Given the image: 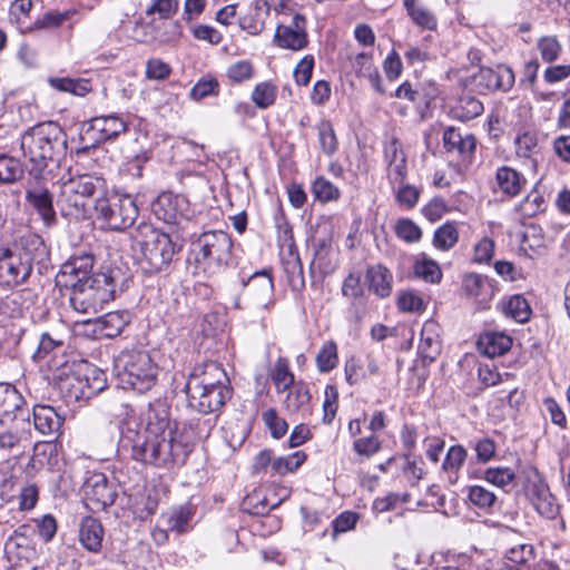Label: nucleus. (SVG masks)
<instances>
[{
    "label": "nucleus",
    "mask_w": 570,
    "mask_h": 570,
    "mask_svg": "<svg viewBox=\"0 0 570 570\" xmlns=\"http://www.w3.org/2000/svg\"><path fill=\"white\" fill-rule=\"evenodd\" d=\"M214 423L207 419L189 420L179 432H166L149 439H131V430H121L122 442L131 443V459L157 469L183 466L194 449V440L209 435Z\"/></svg>",
    "instance_id": "nucleus-1"
},
{
    "label": "nucleus",
    "mask_w": 570,
    "mask_h": 570,
    "mask_svg": "<svg viewBox=\"0 0 570 570\" xmlns=\"http://www.w3.org/2000/svg\"><path fill=\"white\" fill-rule=\"evenodd\" d=\"M20 149L31 165L30 174L38 177L49 164H58L66 154V134L53 121L37 124L20 136Z\"/></svg>",
    "instance_id": "nucleus-2"
},
{
    "label": "nucleus",
    "mask_w": 570,
    "mask_h": 570,
    "mask_svg": "<svg viewBox=\"0 0 570 570\" xmlns=\"http://www.w3.org/2000/svg\"><path fill=\"white\" fill-rule=\"evenodd\" d=\"M95 255L90 250L73 253L60 267L56 275L55 285H127L129 277L121 267L102 266L94 272Z\"/></svg>",
    "instance_id": "nucleus-3"
},
{
    "label": "nucleus",
    "mask_w": 570,
    "mask_h": 570,
    "mask_svg": "<svg viewBox=\"0 0 570 570\" xmlns=\"http://www.w3.org/2000/svg\"><path fill=\"white\" fill-rule=\"evenodd\" d=\"M232 238L223 230H209L198 235L190 243L187 262L194 275H212L227 263L232 250Z\"/></svg>",
    "instance_id": "nucleus-4"
},
{
    "label": "nucleus",
    "mask_w": 570,
    "mask_h": 570,
    "mask_svg": "<svg viewBox=\"0 0 570 570\" xmlns=\"http://www.w3.org/2000/svg\"><path fill=\"white\" fill-rule=\"evenodd\" d=\"M131 248L151 269L161 271L175 254V245L168 234L151 224L141 223L130 233Z\"/></svg>",
    "instance_id": "nucleus-5"
},
{
    "label": "nucleus",
    "mask_w": 570,
    "mask_h": 570,
    "mask_svg": "<svg viewBox=\"0 0 570 570\" xmlns=\"http://www.w3.org/2000/svg\"><path fill=\"white\" fill-rule=\"evenodd\" d=\"M114 370L125 389L139 393L149 391L156 383L158 367L145 351H124L116 358Z\"/></svg>",
    "instance_id": "nucleus-6"
},
{
    "label": "nucleus",
    "mask_w": 570,
    "mask_h": 570,
    "mask_svg": "<svg viewBox=\"0 0 570 570\" xmlns=\"http://www.w3.org/2000/svg\"><path fill=\"white\" fill-rule=\"evenodd\" d=\"M106 190L104 178L92 175L71 177L60 185L58 205L63 216L80 217L85 215L88 199L95 195L101 196Z\"/></svg>",
    "instance_id": "nucleus-7"
},
{
    "label": "nucleus",
    "mask_w": 570,
    "mask_h": 570,
    "mask_svg": "<svg viewBox=\"0 0 570 570\" xmlns=\"http://www.w3.org/2000/svg\"><path fill=\"white\" fill-rule=\"evenodd\" d=\"M95 212L111 230L130 227L138 216V207L131 196L106 191L97 197Z\"/></svg>",
    "instance_id": "nucleus-8"
},
{
    "label": "nucleus",
    "mask_w": 570,
    "mask_h": 570,
    "mask_svg": "<svg viewBox=\"0 0 570 570\" xmlns=\"http://www.w3.org/2000/svg\"><path fill=\"white\" fill-rule=\"evenodd\" d=\"M107 386L104 371L95 366H86L83 371L72 372L60 377L59 389L66 402L87 401Z\"/></svg>",
    "instance_id": "nucleus-9"
},
{
    "label": "nucleus",
    "mask_w": 570,
    "mask_h": 570,
    "mask_svg": "<svg viewBox=\"0 0 570 570\" xmlns=\"http://www.w3.org/2000/svg\"><path fill=\"white\" fill-rule=\"evenodd\" d=\"M128 130V122L118 114L91 118L80 134L83 150L102 142L115 140Z\"/></svg>",
    "instance_id": "nucleus-10"
},
{
    "label": "nucleus",
    "mask_w": 570,
    "mask_h": 570,
    "mask_svg": "<svg viewBox=\"0 0 570 570\" xmlns=\"http://www.w3.org/2000/svg\"><path fill=\"white\" fill-rule=\"evenodd\" d=\"M179 431L181 426L171 422L169 405L165 401L156 400L149 404L146 412L144 431H131V439H149L164 435L166 432Z\"/></svg>",
    "instance_id": "nucleus-11"
},
{
    "label": "nucleus",
    "mask_w": 570,
    "mask_h": 570,
    "mask_svg": "<svg viewBox=\"0 0 570 570\" xmlns=\"http://www.w3.org/2000/svg\"><path fill=\"white\" fill-rule=\"evenodd\" d=\"M155 216L167 224H180L189 217V202L183 195L161 193L151 204Z\"/></svg>",
    "instance_id": "nucleus-12"
},
{
    "label": "nucleus",
    "mask_w": 570,
    "mask_h": 570,
    "mask_svg": "<svg viewBox=\"0 0 570 570\" xmlns=\"http://www.w3.org/2000/svg\"><path fill=\"white\" fill-rule=\"evenodd\" d=\"M114 299V291L108 287H71L69 301L79 313H97L106 303Z\"/></svg>",
    "instance_id": "nucleus-13"
},
{
    "label": "nucleus",
    "mask_w": 570,
    "mask_h": 570,
    "mask_svg": "<svg viewBox=\"0 0 570 570\" xmlns=\"http://www.w3.org/2000/svg\"><path fill=\"white\" fill-rule=\"evenodd\" d=\"M4 557L8 570H36V550L23 534H14L4 543Z\"/></svg>",
    "instance_id": "nucleus-14"
},
{
    "label": "nucleus",
    "mask_w": 570,
    "mask_h": 570,
    "mask_svg": "<svg viewBox=\"0 0 570 570\" xmlns=\"http://www.w3.org/2000/svg\"><path fill=\"white\" fill-rule=\"evenodd\" d=\"M30 436V419L18 417L14 421L0 422V454L7 455L22 450Z\"/></svg>",
    "instance_id": "nucleus-15"
},
{
    "label": "nucleus",
    "mask_w": 570,
    "mask_h": 570,
    "mask_svg": "<svg viewBox=\"0 0 570 570\" xmlns=\"http://www.w3.org/2000/svg\"><path fill=\"white\" fill-rule=\"evenodd\" d=\"M188 406L199 413L209 414L222 409V406L232 397L230 387H220V390H202L197 385L195 389H184Z\"/></svg>",
    "instance_id": "nucleus-16"
},
{
    "label": "nucleus",
    "mask_w": 570,
    "mask_h": 570,
    "mask_svg": "<svg viewBox=\"0 0 570 570\" xmlns=\"http://www.w3.org/2000/svg\"><path fill=\"white\" fill-rule=\"evenodd\" d=\"M220 390L230 387L229 380L223 366L217 362H207L196 366L189 374L185 389Z\"/></svg>",
    "instance_id": "nucleus-17"
},
{
    "label": "nucleus",
    "mask_w": 570,
    "mask_h": 570,
    "mask_svg": "<svg viewBox=\"0 0 570 570\" xmlns=\"http://www.w3.org/2000/svg\"><path fill=\"white\" fill-rule=\"evenodd\" d=\"M274 42L282 49L298 51L308 45L306 18L296 13L289 24H278L274 35Z\"/></svg>",
    "instance_id": "nucleus-18"
},
{
    "label": "nucleus",
    "mask_w": 570,
    "mask_h": 570,
    "mask_svg": "<svg viewBox=\"0 0 570 570\" xmlns=\"http://www.w3.org/2000/svg\"><path fill=\"white\" fill-rule=\"evenodd\" d=\"M473 80L480 91H509L514 83V73L510 67L498 65L495 68H480Z\"/></svg>",
    "instance_id": "nucleus-19"
},
{
    "label": "nucleus",
    "mask_w": 570,
    "mask_h": 570,
    "mask_svg": "<svg viewBox=\"0 0 570 570\" xmlns=\"http://www.w3.org/2000/svg\"><path fill=\"white\" fill-rule=\"evenodd\" d=\"M30 419V411L18 390L9 383H0V422Z\"/></svg>",
    "instance_id": "nucleus-20"
},
{
    "label": "nucleus",
    "mask_w": 570,
    "mask_h": 570,
    "mask_svg": "<svg viewBox=\"0 0 570 570\" xmlns=\"http://www.w3.org/2000/svg\"><path fill=\"white\" fill-rule=\"evenodd\" d=\"M86 500L96 509H105L114 504L117 493L104 474H94L83 485Z\"/></svg>",
    "instance_id": "nucleus-21"
},
{
    "label": "nucleus",
    "mask_w": 570,
    "mask_h": 570,
    "mask_svg": "<svg viewBox=\"0 0 570 570\" xmlns=\"http://www.w3.org/2000/svg\"><path fill=\"white\" fill-rule=\"evenodd\" d=\"M443 147L448 153H456L462 160H471L476 148L474 135H462L461 131L451 126L443 132Z\"/></svg>",
    "instance_id": "nucleus-22"
},
{
    "label": "nucleus",
    "mask_w": 570,
    "mask_h": 570,
    "mask_svg": "<svg viewBox=\"0 0 570 570\" xmlns=\"http://www.w3.org/2000/svg\"><path fill=\"white\" fill-rule=\"evenodd\" d=\"M26 202L37 212L46 227H51L57 223L53 197L47 188L35 187L27 189Z\"/></svg>",
    "instance_id": "nucleus-23"
},
{
    "label": "nucleus",
    "mask_w": 570,
    "mask_h": 570,
    "mask_svg": "<svg viewBox=\"0 0 570 570\" xmlns=\"http://www.w3.org/2000/svg\"><path fill=\"white\" fill-rule=\"evenodd\" d=\"M271 7L266 0H255L247 12L239 18V27L252 36H257L265 29Z\"/></svg>",
    "instance_id": "nucleus-24"
},
{
    "label": "nucleus",
    "mask_w": 570,
    "mask_h": 570,
    "mask_svg": "<svg viewBox=\"0 0 570 570\" xmlns=\"http://www.w3.org/2000/svg\"><path fill=\"white\" fill-rule=\"evenodd\" d=\"M531 502L539 514L546 519H554L559 514V504L549 487L543 483H534L530 488Z\"/></svg>",
    "instance_id": "nucleus-25"
},
{
    "label": "nucleus",
    "mask_w": 570,
    "mask_h": 570,
    "mask_svg": "<svg viewBox=\"0 0 570 570\" xmlns=\"http://www.w3.org/2000/svg\"><path fill=\"white\" fill-rule=\"evenodd\" d=\"M14 252L22 261L30 262L42 259L47 255V247L43 239L33 233H26L14 242Z\"/></svg>",
    "instance_id": "nucleus-26"
},
{
    "label": "nucleus",
    "mask_w": 570,
    "mask_h": 570,
    "mask_svg": "<svg viewBox=\"0 0 570 570\" xmlns=\"http://www.w3.org/2000/svg\"><path fill=\"white\" fill-rule=\"evenodd\" d=\"M498 189L505 196L515 197L527 185L525 177L510 166H501L495 173Z\"/></svg>",
    "instance_id": "nucleus-27"
},
{
    "label": "nucleus",
    "mask_w": 570,
    "mask_h": 570,
    "mask_svg": "<svg viewBox=\"0 0 570 570\" xmlns=\"http://www.w3.org/2000/svg\"><path fill=\"white\" fill-rule=\"evenodd\" d=\"M311 393L308 387L298 382L288 389L284 400V407L288 413L305 417L311 414Z\"/></svg>",
    "instance_id": "nucleus-28"
},
{
    "label": "nucleus",
    "mask_w": 570,
    "mask_h": 570,
    "mask_svg": "<svg viewBox=\"0 0 570 570\" xmlns=\"http://www.w3.org/2000/svg\"><path fill=\"white\" fill-rule=\"evenodd\" d=\"M32 266L30 262L16 258L3 261L0 265V285H20L30 276Z\"/></svg>",
    "instance_id": "nucleus-29"
},
{
    "label": "nucleus",
    "mask_w": 570,
    "mask_h": 570,
    "mask_svg": "<svg viewBox=\"0 0 570 570\" xmlns=\"http://www.w3.org/2000/svg\"><path fill=\"white\" fill-rule=\"evenodd\" d=\"M33 425L43 435L57 433L63 419L49 405H36L32 410Z\"/></svg>",
    "instance_id": "nucleus-30"
},
{
    "label": "nucleus",
    "mask_w": 570,
    "mask_h": 570,
    "mask_svg": "<svg viewBox=\"0 0 570 570\" xmlns=\"http://www.w3.org/2000/svg\"><path fill=\"white\" fill-rule=\"evenodd\" d=\"M512 346V338L498 332L485 333L478 340V350L481 354L493 358L503 355Z\"/></svg>",
    "instance_id": "nucleus-31"
},
{
    "label": "nucleus",
    "mask_w": 570,
    "mask_h": 570,
    "mask_svg": "<svg viewBox=\"0 0 570 570\" xmlns=\"http://www.w3.org/2000/svg\"><path fill=\"white\" fill-rule=\"evenodd\" d=\"M483 110V104L476 97L466 92L458 97L450 108V115L453 119L465 122L482 115Z\"/></svg>",
    "instance_id": "nucleus-32"
},
{
    "label": "nucleus",
    "mask_w": 570,
    "mask_h": 570,
    "mask_svg": "<svg viewBox=\"0 0 570 570\" xmlns=\"http://www.w3.org/2000/svg\"><path fill=\"white\" fill-rule=\"evenodd\" d=\"M104 538L101 523L94 518H85L80 523L79 541L89 552H99Z\"/></svg>",
    "instance_id": "nucleus-33"
},
{
    "label": "nucleus",
    "mask_w": 570,
    "mask_h": 570,
    "mask_svg": "<svg viewBox=\"0 0 570 570\" xmlns=\"http://www.w3.org/2000/svg\"><path fill=\"white\" fill-rule=\"evenodd\" d=\"M440 351L441 342L435 333V324L426 322L421 331L419 352L424 360L432 362L440 354Z\"/></svg>",
    "instance_id": "nucleus-34"
},
{
    "label": "nucleus",
    "mask_w": 570,
    "mask_h": 570,
    "mask_svg": "<svg viewBox=\"0 0 570 570\" xmlns=\"http://www.w3.org/2000/svg\"><path fill=\"white\" fill-rule=\"evenodd\" d=\"M128 314L125 312H110L99 317L96 322L98 331L105 337H116L128 325Z\"/></svg>",
    "instance_id": "nucleus-35"
},
{
    "label": "nucleus",
    "mask_w": 570,
    "mask_h": 570,
    "mask_svg": "<svg viewBox=\"0 0 570 570\" xmlns=\"http://www.w3.org/2000/svg\"><path fill=\"white\" fill-rule=\"evenodd\" d=\"M24 167L22 163L0 149V183L13 184L23 177Z\"/></svg>",
    "instance_id": "nucleus-36"
},
{
    "label": "nucleus",
    "mask_w": 570,
    "mask_h": 570,
    "mask_svg": "<svg viewBox=\"0 0 570 570\" xmlns=\"http://www.w3.org/2000/svg\"><path fill=\"white\" fill-rule=\"evenodd\" d=\"M316 130L322 151L327 157L334 156L338 149V139L332 122L328 119H322L316 125Z\"/></svg>",
    "instance_id": "nucleus-37"
},
{
    "label": "nucleus",
    "mask_w": 570,
    "mask_h": 570,
    "mask_svg": "<svg viewBox=\"0 0 570 570\" xmlns=\"http://www.w3.org/2000/svg\"><path fill=\"white\" fill-rule=\"evenodd\" d=\"M459 242V230L454 222H446L435 229L433 246L440 250H450Z\"/></svg>",
    "instance_id": "nucleus-38"
},
{
    "label": "nucleus",
    "mask_w": 570,
    "mask_h": 570,
    "mask_svg": "<svg viewBox=\"0 0 570 570\" xmlns=\"http://www.w3.org/2000/svg\"><path fill=\"white\" fill-rule=\"evenodd\" d=\"M303 451H296L287 456L275 458L272 462V474L284 475L295 472L306 460Z\"/></svg>",
    "instance_id": "nucleus-39"
},
{
    "label": "nucleus",
    "mask_w": 570,
    "mask_h": 570,
    "mask_svg": "<svg viewBox=\"0 0 570 570\" xmlns=\"http://www.w3.org/2000/svg\"><path fill=\"white\" fill-rule=\"evenodd\" d=\"M190 519L191 513L187 507H180L170 513L163 514L160 518L165 527L178 533L187 531Z\"/></svg>",
    "instance_id": "nucleus-40"
},
{
    "label": "nucleus",
    "mask_w": 570,
    "mask_h": 570,
    "mask_svg": "<svg viewBox=\"0 0 570 570\" xmlns=\"http://www.w3.org/2000/svg\"><path fill=\"white\" fill-rule=\"evenodd\" d=\"M277 88L269 81L259 82L252 91V101L259 109H267L275 104Z\"/></svg>",
    "instance_id": "nucleus-41"
},
{
    "label": "nucleus",
    "mask_w": 570,
    "mask_h": 570,
    "mask_svg": "<svg viewBox=\"0 0 570 570\" xmlns=\"http://www.w3.org/2000/svg\"><path fill=\"white\" fill-rule=\"evenodd\" d=\"M503 312L507 316L513 318L519 323L529 321L531 308L524 297L521 295L511 296L503 305Z\"/></svg>",
    "instance_id": "nucleus-42"
},
{
    "label": "nucleus",
    "mask_w": 570,
    "mask_h": 570,
    "mask_svg": "<svg viewBox=\"0 0 570 570\" xmlns=\"http://www.w3.org/2000/svg\"><path fill=\"white\" fill-rule=\"evenodd\" d=\"M469 501L476 508L491 512L497 503V495L482 485H472L468 491Z\"/></svg>",
    "instance_id": "nucleus-43"
},
{
    "label": "nucleus",
    "mask_w": 570,
    "mask_h": 570,
    "mask_svg": "<svg viewBox=\"0 0 570 570\" xmlns=\"http://www.w3.org/2000/svg\"><path fill=\"white\" fill-rule=\"evenodd\" d=\"M535 557L534 554V547L530 543H520L517 546L511 547L505 552V561L510 562L515 566H522V568H525V570H529L528 563L533 560Z\"/></svg>",
    "instance_id": "nucleus-44"
},
{
    "label": "nucleus",
    "mask_w": 570,
    "mask_h": 570,
    "mask_svg": "<svg viewBox=\"0 0 570 570\" xmlns=\"http://www.w3.org/2000/svg\"><path fill=\"white\" fill-rule=\"evenodd\" d=\"M255 69L249 60H238L228 66L226 77L233 85L243 83L254 77Z\"/></svg>",
    "instance_id": "nucleus-45"
},
{
    "label": "nucleus",
    "mask_w": 570,
    "mask_h": 570,
    "mask_svg": "<svg viewBox=\"0 0 570 570\" xmlns=\"http://www.w3.org/2000/svg\"><path fill=\"white\" fill-rule=\"evenodd\" d=\"M414 274L425 283H439L442 278V271L439 264L429 258L417 261L414 265Z\"/></svg>",
    "instance_id": "nucleus-46"
},
{
    "label": "nucleus",
    "mask_w": 570,
    "mask_h": 570,
    "mask_svg": "<svg viewBox=\"0 0 570 570\" xmlns=\"http://www.w3.org/2000/svg\"><path fill=\"white\" fill-rule=\"evenodd\" d=\"M272 380L278 393L286 391L296 384L294 383V375L289 371L287 360H277L272 374Z\"/></svg>",
    "instance_id": "nucleus-47"
},
{
    "label": "nucleus",
    "mask_w": 570,
    "mask_h": 570,
    "mask_svg": "<svg viewBox=\"0 0 570 570\" xmlns=\"http://www.w3.org/2000/svg\"><path fill=\"white\" fill-rule=\"evenodd\" d=\"M484 479L495 487L505 489L514 484L515 473L507 466L489 468L484 471Z\"/></svg>",
    "instance_id": "nucleus-48"
},
{
    "label": "nucleus",
    "mask_w": 570,
    "mask_h": 570,
    "mask_svg": "<svg viewBox=\"0 0 570 570\" xmlns=\"http://www.w3.org/2000/svg\"><path fill=\"white\" fill-rule=\"evenodd\" d=\"M397 307L404 313H422L426 308V303L413 291H401L397 296Z\"/></svg>",
    "instance_id": "nucleus-49"
},
{
    "label": "nucleus",
    "mask_w": 570,
    "mask_h": 570,
    "mask_svg": "<svg viewBox=\"0 0 570 570\" xmlns=\"http://www.w3.org/2000/svg\"><path fill=\"white\" fill-rule=\"evenodd\" d=\"M537 49L539 50L541 59L544 62L552 63L559 58L562 51V46L557 37L544 36L538 40Z\"/></svg>",
    "instance_id": "nucleus-50"
},
{
    "label": "nucleus",
    "mask_w": 570,
    "mask_h": 570,
    "mask_svg": "<svg viewBox=\"0 0 570 570\" xmlns=\"http://www.w3.org/2000/svg\"><path fill=\"white\" fill-rule=\"evenodd\" d=\"M465 459L466 450L462 445H453L448 450L445 459L442 463V469L444 472L454 473L453 479L450 476L452 481L456 480V473L463 465Z\"/></svg>",
    "instance_id": "nucleus-51"
},
{
    "label": "nucleus",
    "mask_w": 570,
    "mask_h": 570,
    "mask_svg": "<svg viewBox=\"0 0 570 570\" xmlns=\"http://www.w3.org/2000/svg\"><path fill=\"white\" fill-rule=\"evenodd\" d=\"M337 346L334 342H326L316 355L317 368L327 373L332 371L337 364Z\"/></svg>",
    "instance_id": "nucleus-52"
},
{
    "label": "nucleus",
    "mask_w": 570,
    "mask_h": 570,
    "mask_svg": "<svg viewBox=\"0 0 570 570\" xmlns=\"http://www.w3.org/2000/svg\"><path fill=\"white\" fill-rule=\"evenodd\" d=\"M50 85L63 92H71L77 96H83L89 91V82L87 80L71 78H50Z\"/></svg>",
    "instance_id": "nucleus-53"
},
{
    "label": "nucleus",
    "mask_w": 570,
    "mask_h": 570,
    "mask_svg": "<svg viewBox=\"0 0 570 570\" xmlns=\"http://www.w3.org/2000/svg\"><path fill=\"white\" fill-rule=\"evenodd\" d=\"M394 232L406 243H417L422 238V229L410 218H400L394 226Z\"/></svg>",
    "instance_id": "nucleus-54"
},
{
    "label": "nucleus",
    "mask_w": 570,
    "mask_h": 570,
    "mask_svg": "<svg viewBox=\"0 0 570 570\" xmlns=\"http://www.w3.org/2000/svg\"><path fill=\"white\" fill-rule=\"evenodd\" d=\"M382 448L381 440L375 435L357 438L353 442V450L361 459H370Z\"/></svg>",
    "instance_id": "nucleus-55"
},
{
    "label": "nucleus",
    "mask_w": 570,
    "mask_h": 570,
    "mask_svg": "<svg viewBox=\"0 0 570 570\" xmlns=\"http://www.w3.org/2000/svg\"><path fill=\"white\" fill-rule=\"evenodd\" d=\"M316 199L325 203L340 198V189L325 177H317L312 186Z\"/></svg>",
    "instance_id": "nucleus-56"
},
{
    "label": "nucleus",
    "mask_w": 570,
    "mask_h": 570,
    "mask_svg": "<svg viewBox=\"0 0 570 570\" xmlns=\"http://www.w3.org/2000/svg\"><path fill=\"white\" fill-rule=\"evenodd\" d=\"M71 11H48L39 17L32 24L31 30L57 29L71 16Z\"/></svg>",
    "instance_id": "nucleus-57"
},
{
    "label": "nucleus",
    "mask_w": 570,
    "mask_h": 570,
    "mask_svg": "<svg viewBox=\"0 0 570 570\" xmlns=\"http://www.w3.org/2000/svg\"><path fill=\"white\" fill-rule=\"evenodd\" d=\"M544 199L538 191L529 193L515 207L522 217H533L543 210Z\"/></svg>",
    "instance_id": "nucleus-58"
},
{
    "label": "nucleus",
    "mask_w": 570,
    "mask_h": 570,
    "mask_svg": "<svg viewBox=\"0 0 570 570\" xmlns=\"http://www.w3.org/2000/svg\"><path fill=\"white\" fill-rule=\"evenodd\" d=\"M219 94V83L216 78L205 76L200 78L190 90V97L194 100H202L208 96Z\"/></svg>",
    "instance_id": "nucleus-59"
},
{
    "label": "nucleus",
    "mask_w": 570,
    "mask_h": 570,
    "mask_svg": "<svg viewBox=\"0 0 570 570\" xmlns=\"http://www.w3.org/2000/svg\"><path fill=\"white\" fill-rule=\"evenodd\" d=\"M494 250L495 242L490 237H483L473 246L471 259L475 264H489L494 256Z\"/></svg>",
    "instance_id": "nucleus-60"
},
{
    "label": "nucleus",
    "mask_w": 570,
    "mask_h": 570,
    "mask_svg": "<svg viewBox=\"0 0 570 570\" xmlns=\"http://www.w3.org/2000/svg\"><path fill=\"white\" fill-rule=\"evenodd\" d=\"M396 185L397 188H395V186L393 187L395 189L396 202L401 206L406 207L407 209L415 207L420 198V189H417L413 185L404 184V181L402 184Z\"/></svg>",
    "instance_id": "nucleus-61"
},
{
    "label": "nucleus",
    "mask_w": 570,
    "mask_h": 570,
    "mask_svg": "<svg viewBox=\"0 0 570 570\" xmlns=\"http://www.w3.org/2000/svg\"><path fill=\"white\" fill-rule=\"evenodd\" d=\"M407 14L415 26L430 31L436 30L438 19L435 14L423 6H419Z\"/></svg>",
    "instance_id": "nucleus-62"
},
{
    "label": "nucleus",
    "mask_w": 570,
    "mask_h": 570,
    "mask_svg": "<svg viewBox=\"0 0 570 570\" xmlns=\"http://www.w3.org/2000/svg\"><path fill=\"white\" fill-rule=\"evenodd\" d=\"M263 421L269 429L273 438L281 439L286 434L288 424L284 419L277 415L274 409H268L263 413Z\"/></svg>",
    "instance_id": "nucleus-63"
},
{
    "label": "nucleus",
    "mask_w": 570,
    "mask_h": 570,
    "mask_svg": "<svg viewBox=\"0 0 570 570\" xmlns=\"http://www.w3.org/2000/svg\"><path fill=\"white\" fill-rule=\"evenodd\" d=\"M171 73V67L159 58H151L146 62V78L165 80Z\"/></svg>",
    "instance_id": "nucleus-64"
}]
</instances>
